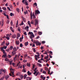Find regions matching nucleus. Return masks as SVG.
Masks as SVG:
<instances>
[{
  "instance_id": "f257e3e1",
  "label": "nucleus",
  "mask_w": 80,
  "mask_h": 80,
  "mask_svg": "<svg viewBox=\"0 0 80 80\" xmlns=\"http://www.w3.org/2000/svg\"><path fill=\"white\" fill-rule=\"evenodd\" d=\"M28 35H31V36H30V38H31V39H32V38L35 37L34 34H33V33L32 32H29L28 33Z\"/></svg>"
},
{
  "instance_id": "f03ea898",
  "label": "nucleus",
  "mask_w": 80,
  "mask_h": 80,
  "mask_svg": "<svg viewBox=\"0 0 80 80\" xmlns=\"http://www.w3.org/2000/svg\"><path fill=\"white\" fill-rule=\"evenodd\" d=\"M34 42L36 44V45H41V43L39 42L38 41H34Z\"/></svg>"
},
{
  "instance_id": "7ed1b4c3",
  "label": "nucleus",
  "mask_w": 80,
  "mask_h": 80,
  "mask_svg": "<svg viewBox=\"0 0 80 80\" xmlns=\"http://www.w3.org/2000/svg\"><path fill=\"white\" fill-rule=\"evenodd\" d=\"M40 13V11L38 10H37L35 11V15L37 16V14H39Z\"/></svg>"
},
{
  "instance_id": "20e7f679",
  "label": "nucleus",
  "mask_w": 80,
  "mask_h": 80,
  "mask_svg": "<svg viewBox=\"0 0 80 80\" xmlns=\"http://www.w3.org/2000/svg\"><path fill=\"white\" fill-rule=\"evenodd\" d=\"M35 23L34 25L35 26H36L37 25H38V20L37 19H35Z\"/></svg>"
},
{
  "instance_id": "39448f33",
  "label": "nucleus",
  "mask_w": 80,
  "mask_h": 80,
  "mask_svg": "<svg viewBox=\"0 0 80 80\" xmlns=\"http://www.w3.org/2000/svg\"><path fill=\"white\" fill-rule=\"evenodd\" d=\"M25 4L26 5H28V2H27V0H22V3H24V2H25Z\"/></svg>"
},
{
  "instance_id": "423d86ee",
  "label": "nucleus",
  "mask_w": 80,
  "mask_h": 80,
  "mask_svg": "<svg viewBox=\"0 0 80 80\" xmlns=\"http://www.w3.org/2000/svg\"><path fill=\"white\" fill-rule=\"evenodd\" d=\"M11 53L12 54V56H14L16 54V52L15 51H13L11 52Z\"/></svg>"
},
{
  "instance_id": "0eeeda50",
  "label": "nucleus",
  "mask_w": 80,
  "mask_h": 80,
  "mask_svg": "<svg viewBox=\"0 0 80 80\" xmlns=\"http://www.w3.org/2000/svg\"><path fill=\"white\" fill-rule=\"evenodd\" d=\"M9 77H10V76H9V75H5V78L6 80H8V78Z\"/></svg>"
},
{
  "instance_id": "6e6552de",
  "label": "nucleus",
  "mask_w": 80,
  "mask_h": 80,
  "mask_svg": "<svg viewBox=\"0 0 80 80\" xmlns=\"http://www.w3.org/2000/svg\"><path fill=\"white\" fill-rule=\"evenodd\" d=\"M37 68H35V69L34 70V72L33 73L34 75H35V74L37 73V71H36L37 70Z\"/></svg>"
},
{
  "instance_id": "1a4fd4ad",
  "label": "nucleus",
  "mask_w": 80,
  "mask_h": 80,
  "mask_svg": "<svg viewBox=\"0 0 80 80\" xmlns=\"http://www.w3.org/2000/svg\"><path fill=\"white\" fill-rule=\"evenodd\" d=\"M21 17L23 22H26V20H25V18L23 17Z\"/></svg>"
},
{
  "instance_id": "9d476101",
  "label": "nucleus",
  "mask_w": 80,
  "mask_h": 80,
  "mask_svg": "<svg viewBox=\"0 0 80 80\" xmlns=\"http://www.w3.org/2000/svg\"><path fill=\"white\" fill-rule=\"evenodd\" d=\"M16 37V35L15 34L12 35V38H15Z\"/></svg>"
},
{
  "instance_id": "9b49d317",
  "label": "nucleus",
  "mask_w": 80,
  "mask_h": 80,
  "mask_svg": "<svg viewBox=\"0 0 80 80\" xmlns=\"http://www.w3.org/2000/svg\"><path fill=\"white\" fill-rule=\"evenodd\" d=\"M28 75L30 76V75H32V72H30V71H28L27 72Z\"/></svg>"
},
{
  "instance_id": "f8f14e48",
  "label": "nucleus",
  "mask_w": 80,
  "mask_h": 80,
  "mask_svg": "<svg viewBox=\"0 0 80 80\" xmlns=\"http://www.w3.org/2000/svg\"><path fill=\"white\" fill-rule=\"evenodd\" d=\"M2 27H3V24L4 23V20L3 19H2Z\"/></svg>"
},
{
  "instance_id": "ddd939ff",
  "label": "nucleus",
  "mask_w": 80,
  "mask_h": 80,
  "mask_svg": "<svg viewBox=\"0 0 80 80\" xmlns=\"http://www.w3.org/2000/svg\"><path fill=\"white\" fill-rule=\"evenodd\" d=\"M30 16L31 19H33V15H32V12H31L30 13Z\"/></svg>"
},
{
  "instance_id": "4468645a",
  "label": "nucleus",
  "mask_w": 80,
  "mask_h": 80,
  "mask_svg": "<svg viewBox=\"0 0 80 80\" xmlns=\"http://www.w3.org/2000/svg\"><path fill=\"white\" fill-rule=\"evenodd\" d=\"M24 45L25 46H27V45H28V42H25V43H24Z\"/></svg>"
},
{
  "instance_id": "2eb2a0df",
  "label": "nucleus",
  "mask_w": 80,
  "mask_h": 80,
  "mask_svg": "<svg viewBox=\"0 0 80 80\" xmlns=\"http://www.w3.org/2000/svg\"><path fill=\"white\" fill-rule=\"evenodd\" d=\"M10 28L12 32H14V30H13V28L12 27H10Z\"/></svg>"
},
{
  "instance_id": "dca6fc26",
  "label": "nucleus",
  "mask_w": 80,
  "mask_h": 80,
  "mask_svg": "<svg viewBox=\"0 0 80 80\" xmlns=\"http://www.w3.org/2000/svg\"><path fill=\"white\" fill-rule=\"evenodd\" d=\"M16 43L17 45H18L19 44H20V42L19 41H16Z\"/></svg>"
},
{
  "instance_id": "f3484780",
  "label": "nucleus",
  "mask_w": 80,
  "mask_h": 80,
  "mask_svg": "<svg viewBox=\"0 0 80 80\" xmlns=\"http://www.w3.org/2000/svg\"><path fill=\"white\" fill-rule=\"evenodd\" d=\"M2 72H4V73H5L6 72V70H3V69H2Z\"/></svg>"
},
{
  "instance_id": "a211bd4d",
  "label": "nucleus",
  "mask_w": 80,
  "mask_h": 80,
  "mask_svg": "<svg viewBox=\"0 0 80 80\" xmlns=\"http://www.w3.org/2000/svg\"><path fill=\"white\" fill-rule=\"evenodd\" d=\"M13 50L14 51H15V52H16L17 50V48L16 47H14L13 48Z\"/></svg>"
},
{
  "instance_id": "6ab92c4d",
  "label": "nucleus",
  "mask_w": 80,
  "mask_h": 80,
  "mask_svg": "<svg viewBox=\"0 0 80 80\" xmlns=\"http://www.w3.org/2000/svg\"><path fill=\"white\" fill-rule=\"evenodd\" d=\"M38 34L39 35H41L42 34V32H38Z\"/></svg>"
},
{
  "instance_id": "aec40b11",
  "label": "nucleus",
  "mask_w": 80,
  "mask_h": 80,
  "mask_svg": "<svg viewBox=\"0 0 80 80\" xmlns=\"http://www.w3.org/2000/svg\"><path fill=\"white\" fill-rule=\"evenodd\" d=\"M5 57H7V53H6V54L3 55L2 56V58H4Z\"/></svg>"
},
{
  "instance_id": "412c9836",
  "label": "nucleus",
  "mask_w": 80,
  "mask_h": 80,
  "mask_svg": "<svg viewBox=\"0 0 80 80\" xmlns=\"http://www.w3.org/2000/svg\"><path fill=\"white\" fill-rule=\"evenodd\" d=\"M27 75L25 74L23 76L24 79H25L26 78V77H27Z\"/></svg>"
},
{
  "instance_id": "4be33fe9",
  "label": "nucleus",
  "mask_w": 80,
  "mask_h": 80,
  "mask_svg": "<svg viewBox=\"0 0 80 80\" xmlns=\"http://www.w3.org/2000/svg\"><path fill=\"white\" fill-rule=\"evenodd\" d=\"M26 65H27V66H28V67H30V64L28 63H27Z\"/></svg>"
},
{
  "instance_id": "5701e85b",
  "label": "nucleus",
  "mask_w": 80,
  "mask_h": 80,
  "mask_svg": "<svg viewBox=\"0 0 80 80\" xmlns=\"http://www.w3.org/2000/svg\"><path fill=\"white\" fill-rule=\"evenodd\" d=\"M26 78L27 80H31V78L29 77H27Z\"/></svg>"
},
{
  "instance_id": "b1692460",
  "label": "nucleus",
  "mask_w": 80,
  "mask_h": 80,
  "mask_svg": "<svg viewBox=\"0 0 80 80\" xmlns=\"http://www.w3.org/2000/svg\"><path fill=\"white\" fill-rule=\"evenodd\" d=\"M48 55H47V56L44 57V59H48Z\"/></svg>"
},
{
  "instance_id": "393cba45",
  "label": "nucleus",
  "mask_w": 80,
  "mask_h": 80,
  "mask_svg": "<svg viewBox=\"0 0 80 80\" xmlns=\"http://www.w3.org/2000/svg\"><path fill=\"white\" fill-rule=\"evenodd\" d=\"M13 46H11L10 47L9 49L10 50H12L13 49Z\"/></svg>"
},
{
  "instance_id": "a878e982",
  "label": "nucleus",
  "mask_w": 80,
  "mask_h": 80,
  "mask_svg": "<svg viewBox=\"0 0 80 80\" xmlns=\"http://www.w3.org/2000/svg\"><path fill=\"white\" fill-rule=\"evenodd\" d=\"M2 9L5 11L7 10V8L5 7H3L2 8Z\"/></svg>"
},
{
  "instance_id": "bb28decb",
  "label": "nucleus",
  "mask_w": 80,
  "mask_h": 80,
  "mask_svg": "<svg viewBox=\"0 0 80 80\" xmlns=\"http://www.w3.org/2000/svg\"><path fill=\"white\" fill-rule=\"evenodd\" d=\"M12 75H14V71H11V74H12Z\"/></svg>"
},
{
  "instance_id": "cd10ccee",
  "label": "nucleus",
  "mask_w": 80,
  "mask_h": 80,
  "mask_svg": "<svg viewBox=\"0 0 80 80\" xmlns=\"http://www.w3.org/2000/svg\"><path fill=\"white\" fill-rule=\"evenodd\" d=\"M16 10L17 11V12H18V13H19L20 12V10L19 9V8H16Z\"/></svg>"
},
{
  "instance_id": "c85d7f7f",
  "label": "nucleus",
  "mask_w": 80,
  "mask_h": 80,
  "mask_svg": "<svg viewBox=\"0 0 80 80\" xmlns=\"http://www.w3.org/2000/svg\"><path fill=\"white\" fill-rule=\"evenodd\" d=\"M36 74H35L34 75H35V76H37V75H38V74L39 73V72H38L36 73Z\"/></svg>"
},
{
  "instance_id": "c756f323",
  "label": "nucleus",
  "mask_w": 80,
  "mask_h": 80,
  "mask_svg": "<svg viewBox=\"0 0 80 80\" xmlns=\"http://www.w3.org/2000/svg\"><path fill=\"white\" fill-rule=\"evenodd\" d=\"M5 43V41H4L3 42H2L1 44V45H4V44Z\"/></svg>"
},
{
  "instance_id": "7c9ffc66",
  "label": "nucleus",
  "mask_w": 80,
  "mask_h": 80,
  "mask_svg": "<svg viewBox=\"0 0 80 80\" xmlns=\"http://www.w3.org/2000/svg\"><path fill=\"white\" fill-rule=\"evenodd\" d=\"M5 61H6V62H7L8 61H9V59H8L7 58H6L5 59Z\"/></svg>"
},
{
  "instance_id": "2f4dec72",
  "label": "nucleus",
  "mask_w": 80,
  "mask_h": 80,
  "mask_svg": "<svg viewBox=\"0 0 80 80\" xmlns=\"http://www.w3.org/2000/svg\"><path fill=\"white\" fill-rule=\"evenodd\" d=\"M22 39H23V38H19V40H20V42H22Z\"/></svg>"
},
{
  "instance_id": "473e14b6",
  "label": "nucleus",
  "mask_w": 80,
  "mask_h": 80,
  "mask_svg": "<svg viewBox=\"0 0 80 80\" xmlns=\"http://www.w3.org/2000/svg\"><path fill=\"white\" fill-rule=\"evenodd\" d=\"M32 49L33 50V52H34V53H35V52H36V50H35V49L34 48H33Z\"/></svg>"
},
{
  "instance_id": "72a5a7b5",
  "label": "nucleus",
  "mask_w": 80,
  "mask_h": 80,
  "mask_svg": "<svg viewBox=\"0 0 80 80\" xmlns=\"http://www.w3.org/2000/svg\"><path fill=\"white\" fill-rule=\"evenodd\" d=\"M13 62V61L12 60L11 61H10V62H10V65H12V62Z\"/></svg>"
},
{
  "instance_id": "f704fd0d",
  "label": "nucleus",
  "mask_w": 80,
  "mask_h": 80,
  "mask_svg": "<svg viewBox=\"0 0 80 80\" xmlns=\"http://www.w3.org/2000/svg\"><path fill=\"white\" fill-rule=\"evenodd\" d=\"M22 72H26V70H25V69H22Z\"/></svg>"
},
{
  "instance_id": "c9c22d12",
  "label": "nucleus",
  "mask_w": 80,
  "mask_h": 80,
  "mask_svg": "<svg viewBox=\"0 0 80 80\" xmlns=\"http://www.w3.org/2000/svg\"><path fill=\"white\" fill-rule=\"evenodd\" d=\"M9 22H10V21H9V20H8L6 21V23H7L8 24V23H9Z\"/></svg>"
},
{
  "instance_id": "e433bc0d",
  "label": "nucleus",
  "mask_w": 80,
  "mask_h": 80,
  "mask_svg": "<svg viewBox=\"0 0 80 80\" xmlns=\"http://www.w3.org/2000/svg\"><path fill=\"white\" fill-rule=\"evenodd\" d=\"M23 25V21L22 22L21 24H20V25Z\"/></svg>"
},
{
  "instance_id": "4c0bfd02",
  "label": "nucleus",
  "mask_w": 80,
  "mask_h": 80,
  "mask_svg": "<svg viewBox=\"0 0 80 80\" xmlns=\"http://www.w3.org/2000/svg\"><path fill=\"white\" fill-rule=\"evenodd\" d=\"M1 50H2V52H3L4 51H5V50L3 49V48H1Z\"/></svg>"
},
{
  "instance_id": "58836bf2",
  "label": "nucleus",
  "mask_w": 80,
  "mask_h": 80,
  "mask_svg": "<svg viewBox=\"0 0 80 80\" xmlns=\"http://www.w3.org/2000/svg\"><path fill=\"white\" fill-rule=\"evenodd\" d=\"M36 54H38V57H39V56H40V54H39V52H36Z\"/></svg>"
},
{
  "instance_id": "ea45409f",
  "label": "nucleus",
  "mask_w": 80,
  "mask_h": 80,
  "mask_svg": "<svg viewBox=\"0 0 80 80\" xmlns=\"http://www.w3.org/2000/svg\"><path fill=\"white\" fill-rule=\"evenodd\" d=\"M5 78V77H2L1 79H0V80H3V79Z\"/></svg>"
},
{
  "instance_id": "a19ab883",
  "label": "nucleus",
  "mask_w": 80,
  "mask_h": 80,
  "mask_svg": "<svg viewBox=\"0 0 80 80\" xmlns=\"http://www.w3.org/2000/svg\"><path fill=\"white\" fill-rule=\"evenodd\" d=\"M46 73H47V72L45 71H43L42 72V73H44V74H46Z\"/></svg>"
},
{
  "instance_id": "79ce46f5",
  "label": "nucleus",
  "mask_w": 80,
  "mask_h": 80,
  "mask_svg": "<svg viewBox=\"0 0 80 80\" xmlns=\"http://www.w3.org/2000/svg\"><path fill=\"white\" fill-rule=\"evenodd\" d=\"M10 76H12V77L13 78L15 77V75H12L11 74H9Z\"/></svg>"
},
{
  "instance_id": "37998d69",
  "label": "nucleus",
  "mask_w": 80,
  "mask_h": 80,
  "mask_svg": "<svg viewBox=\"0 0 80 80\" xmlns=\"http://www.w3.org/2000/svg\"><path fill=\"white\" fill-rule=\"evenodd\" d=\"M7 9L9 11H11V9H10V8L9 7H7Z\"/></svg>"
},
{
  "instance_id": "c03bdc74",
  "label": "nucleus",
  "mask_w": 80,
  "mask_h": 80,
  "mask_svg": "<svg viewBox=\"0 0 80 80\" xmlns=\"http://www.w3.org/2000/svg\"><path fill=\"white\" fill-rule=\"evenodd\" d=\"M10 44V43L8 42V43H6V46H8V45H9V44Z\"/></svg>"
},
{
  "instance_id": "a18cd8bd",
  "label": "nucleus",
  "mask_w": 80,
  "mask_h": 80,
  "mask_svg": "<svg viewBox=\"0 0 80 80\" xmlns=\"http://www.w3.org/2000/svg\"><path fill=\"white\" fill-rule=\"evenodd\" d=\"M10 23L11 24V26H12V25H13V22L12 21H11Z\"/></svg>"
},
{
  "instance_id": "49530a36",
  "label": "nucleus",
  "mask_w": 80,
  "mask_h": 80,
  "mask_svg": "<svg viewBox=\"0 0 80 80\" xmlns=\"http://www.w3.org/2000/svg\"><path fill=\"white\" fill-rule=\"evenodd\" d=\"M17 36L18 37H20V34H18L17 35Z\"/></svg>"
},
{
  "instance_id": "de8ad7c7",
  "label": "nucleus",
  "mask_w": 80,
  "mask_h": 80,
  "mask_svg": "<svg viewBox=\"0 0 80 80\" xmlns=\"http://www.w3.org/2000/svg\"><path fill=\"white\" fill-rule=\"evenodd\" d=\"M6 51H7V52H10V49L9 48H8V49L6 50Z\"/></svg>"
},
{
  "instance_id": "09e8293b",
  "label": "nucleus",
  "mask_w": 80,
  "mask_h": 80,
  "mask_svg": "<svg viewBox=\"0 0 80 80\" xmlns=\"http://www.w3.org/2000/svg\"><path fill=\"white\" fill-rule=\"evenodd\" d=\"M20 47H23V44H22V43H21L20 45Z\"/></svg>"
},
{
  "instance_id": "8fccbe9b",
  "label": "nucleus",
  "mask_w": 80,
  "mask_h": 80,
  "mask_svg": "<svg viewBox=\"0 0 80 80\" xmlns=\"http://www.w3.org/2000/svg\"><path fill=\"white\" fill-rule=\"evenodd\" d=\"M2 73V70L1 69V70H0V75H1Z\"/></svg>"
},
{
  "instance_id": "3c124183",
  "label": "nucleus",
  "mask_w": 80,
  "mask_h": 80,
  "mask_svg": "<svg viewBox=\"0 0 80 80\" xmlns=\"http://www.w3.org/2000/svg\"><path fill=\"white\" fill-rule=\"evenodd\" d=\"M50 52V55H53V53H52V51H49Z\"/></svg>"
},
{
  "instance_id": "603ef678",
  "label": "nucleus",
  "mask_w": 80,
  "mask_h": 80,
  "mask_svg": "<svg viewBox=\"0 0 80 80\" xmlns=\"http://www.w3.org/2000/svg\"><path fill=\"white\" fill-rule=\"evenodd\" d=\"M38 65L39 66V67H42V65L39 63H38Z\"/></svg>"
},
{
  "instance_id": "864d4df0",
  "label": "nucleus",
  "mask_w": 80,
  "mask_h": 80,
  "mask_svg": "<svg viewBox=\"0 0 80 80\" xmlns=\"http://www.w3.org/2000/svg\"><path fill=\"white\" fill-rule=\"evenodd\" d=\"M24 35H27V32H25L24 33Z\"/></svg>"
},
{
  "instance_id": "5fc2aeb1",
  "label": "nucleus",
  "mask_w": 80,
  "mask_h": 80,
  "mask_svg": "<svg viewBox=\"0 0 80 80\" xmlns=\"http://www.w3.org/2000/svg\"><path fill=\"white\" fill-rule=\"evenodd\" d=\"M34 5H35L36 7L37 6V3L36 2L34 3Z\"/></svg>"
},
{
  "instance_id": "6e6d98bb",
  "label": "nucleus",
  "mask_w": 80,
  "mask_h": 80,
  "mask_svg": "<svg viewBox=\"0 0 80 80\" xmlns=\"http://www.w3.org/2000/svg\"><path fill=\"white\" fill-rule=\"evenodd\" d=\"M6 38H7V39H8V40H9V39H10V38H9V37H6Z\"/></svg>"
},
{
  "instance_id": "4d7b16f0",
  "label": "nucleus",
  "mask_w": 80,
  "mask_h": 80,
  "mask_svg": "<svg viewBox=\"0 0 80 80\" xmlns=\"http://www.w3.org/2000/svg\"><path fill=\"white\" fill-rule=\"evenodd\" d=\"M23 75H22L21 76H20V78H21V79H22L23 78Z\"/></svg>"
},
{
  "instance_id": "13d9d810",
  "label": "nucleus",
  "mask_w": 80,
  "mask_h": 80,
  "mask_svg": "<svg viewBox=\"0 0 80 80\" xmlns=\"http://www.w3.org/2000/svg\"><path fill=\"white\" fill-rule=\"evenodd\" d=\"M10 16H11V17H12V16H13V13H10Z\"/></svg>"
},
{
  "instance_id": "bf43d9fd",
  "label": "nucleus",
  "mask_w": 80,
  "mask_h": 80,
  "mask_svg": "<svg viewBox=\"0 0 80 80\" xmlns=\"http://www.w3.org/2000/svg\"><path fill=\"white\" fill-rule=\"evenodd\" d=\"M6 36L7 37H10V35L9 34H6Z\"/></svg>"
},
{
  "instance_id": "052dcab7",
  "label": "nucleus",
  "mask_w": 80,
  "mask_h": 80,
  "mask_svg": "<svg viewBox=\"0 0 80 80\" xmlns=\"http://www.w3.org/2000/svg\"><path fill=\"white\" fill-rule=\"evenodd\" d=\"M38 62H39V63H42V62H41V60H40V59L38 61Z\"/></svg>"
},
{
  "instance_id": "680f3d73",
  "label": "nucleus",
  "mask_w": 80,
  "mask_h": 80,
  "mask_svg": "<svg viewBox=\"0 0 80 80\" xmlns=\"http://www.w3.org/2000/svg\"><path fill=\"white\" fill-rule=\"evenodd\" d=\"M41 78L42 79L44 78V77H43V76H42V75H41Z\"/></svg>"
},
{
  "instance_id": "e2e57ef3",
  "label": "nucleus",
  "mask_w": 80,
  "mask_h": 80,
  "mask_svg": "<svg viewBox=\"0 0 80 80\" xmlns=\"http://www.w3.org/2000/svg\"><path fill=\"white\" fill-rule=\"evenodd\" d=\"M28 25H30V22L29 21H28Z\"/></svg>"
},
{
  "instance_id": "0e129e2a",
  "label": "nucleus",
  "mask_w": 80,
  "mask_h": 80,
  "mask_svg": "<svg viewBox=\"0 0 80 80\" xmlns=\"http://www.w3.org/2000/svg\"><path fill=\"white\" fill-rule=\"evenodd\" d=\"M38 55H35V58H38Z\"/></svg>"
},
{
  "instance_id": "69168bd1",
  "label": "nucleus",
  "mask_w": 80,
  "mask_h": 80,
  "mask_svg": "<svg viewBox=\"0 0 80 80\" xmlns=\"http://www.w3.org/2000/svg\"><path fill=\"white\" fill-rule=\"evenodd\" d=\"M8 58H11V56H10V55L9 54L8 55Z\"/></svg>"
},
{
  "instance_id": "338daca9",
  "label": "nucleus",
  "mask_w": 80,
  "mask_h": 80,
  "mask_svg": "<svg viewBox=\"0 0 80 80\" xmlns=\"http://www.w3.org/2000/svg\"><path fill=\"white\" fill-rule=\"evenodd\" d=\"M33 18H36V17H35V15H33Z\"/></svg>"
},
{
  "instance_id": "774afa93",
  "label": "nucleus",
  "mask_w": 80,
  "mask_h": 80,
  "mask_svg": "<svg viewBox=\"0 0 80 80\" xmlns=\"http://www.w3.org/2000/svg\"><path fill=\"white\" fill-rule=\"evenodd\" d=\"M48 70V68L47 67H45V70Z\"/></svg>"
}]
</instances>
